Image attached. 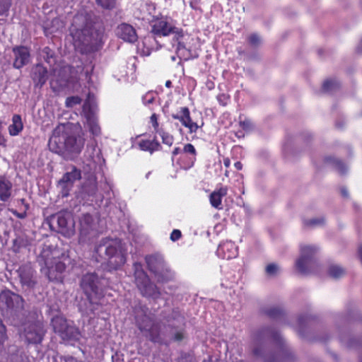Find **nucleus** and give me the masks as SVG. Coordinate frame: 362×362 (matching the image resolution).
I'll list each match as a JSON object with an SVG mask.
<instances>
[{
	"instance_id": "1",
	"label": "nucleus",
	"mask_w": 362,
	"mask_h": 362,
	"mask_svg": "<svg viewBox=\"0 0 362 362\" xmlns=\"http://www.w3.org/2000/svg\"><path fill=\"white\" fill-rule=\"evenodd\" d=\"M104 31L103 22L94 15L80 13L74 17L71 30L73 38L82 53L98 51L101 46Z\"/></svg>"
},
{
	"instance_id": "2",
	"label": "nucleus",
	"mask_w": 362,
	"mask_h": 362,
	"mask_svg": "<svg viewBox=\"0 0 362 362\" xmlns=\"http://www.w3.org/2000/svg\"><path fill=\"white\" fill-rule=\"evenodd\" d=\"M83 167L85 181L81 185L79 196L86 201H93L98 192L97 178L95 175L98 168L105 163L100 149L96 146H88L85 153Z\"/></svg>"
},
{
	"instance_id": "3",
	"label": "nucleus",
	"mask_w": 362,
	"mask_h": 362,
	"mask_svg": "<svg viewBox=\"0 0 362 362\" xmlns=\"http://www.w3.org/2000/svg\"><path fill=\"white\" fill-rule=\"evenodd\" d=\"M49 148L54 153L78 154L84 146V139L74 134L65 127L56 128L48 143Z\"/></svg>"
},
{
	"instance_id": "4",
	"label": "nucleus",
	"mask_w": 362,
	"mask_h": 362,
	"mask_svg": "<svg viewBox=\"0 0 362 362\" xmlns=\"http://www.w3.org/2000/svg\"><path fill=\"white\" fill-rule=\"evenodd\" d=\"M98 262L105 261L110 269H117L126 262L123 245L119 239L105 238L95 249Z\"/></svg>"
},
{
	"instance_id": "5",
	"label": "nucleus",
	"mask_w": 362,
	"mask_h": 362,
	"mask_svg": "<svg viewBox=\"0 0 362 362\" xmlns=\"http://www.w3.org/2000/svg\"><path fill=\"white\" fill-rule=\"evenodd\" d=\"M275 341L281 349L284 345L281 335L271 328H263L258 331L254 339L253 354L262 358L264 362H279V356L267 350L266 344L268 341Z\"/></svg>"
},
{
	"instance_id": "6",
	"label": "nucleus",
	"mask_w": 362,
	"mask_h": 362,
	"mask_svg": "<svg viewBox=\"0 0 362 362\" xmlns=\"http://www.w3.org/2000/svg\"><path fill=\"white\" fill-rule=\"evenodd\" d=\"M57 252L49 245H44L37 257V262L41 267V272L49 281L58 280L65 271L66 264L57 257Z\"/></svg>"
},
{
	"instance_id": "7",
	"label": "nucleus",
	"mask_w": 362,
	"mask_h": 362,
	"mask_svg": "<svg viewBox=\"0 0 362 362\" xmlns=\"http://www.w3.org/2000/svg\"><path fill=\"white\" fill-rule=\"evenodd\" d=\"M106 283V280L95 272L87 273L81 278L80 285L87 296L92 313H94L100 304V300L103 297V289Z\"/></svg>"
},
{
	"instance_id": "8",
	"label": "nucleus",
	"mask_w": 362,
	"mask_h": 362,
	"mask_svg": "<svg viewBox=\"0 0 362 362\" xmlns=\"http://www.w3.org/2000/svg\"><path fill=\"white\" fill-rule=\"evenodd\" d=\"M98 111L94 95L88 92L82 106L81 115L86 119L88 130L93 136H98L101 134V128L98 123Z\"/></svg>"
},
{
	"instance_id": "9",
	"label": "nucleus",
	"mask_w": 362,
	"mask_h": 362,
	"mask_svg": "<svg viewBox=\"0 0 362 362\" xmlns=\"http://www.w3.org/2000/svg\"><path fill=\"white\" fill-rule=\"evenodd\" d=\"M135 283L142 296L158 298L160 296L158 288L153 284L144 271L142 265L136 262L134 264Z\"/></svg>"
},
{
	"instance_id": "10",
	"label": "nucleus",
	"mask_w": 362,
	"mask_h": 362,
	"mask_svg": "<svg viewBox=\"0 0 362 362\" xmlns=\"http://www.w3.org/2000/svg\"><path fill=\"white\" fill-rule=\"evenodd\" d=\"M146 262L149 271L154 274L158 283L167 282L173 279L174 273L167 267L162 256H147Z\"/></svg>"
},
{
	"instance_id": "11",
	"label": "nucleus",
	"mask_w": 362,
	"mask_h": 362,
	"mask_svg": "<svg viewBox=\"0 0 362 362\" xmlns=\"http://www.w3.org/2000/svg\"><path fill=\"white\" fill-rule=\"evenodd\" d=\"M98 218L89 213L82 214L78 218V240L85 243L98 234Z\"/></svg>"
},
{
	"instance_id": "12",
	"label": "nucleus",
	"mask_w": 362,
	"mask_h": 362,
	"mask_svg": "<svg viewBox=\"0 0 362 362\" xmlns=\"http://www.w3.org/2000/svg\"><path fill=\"white\" fill-rule=\"evenodd\" d=\"M54 225L64 237L71 238L75 233V223L71 212L61 211L51 216L50 226L54 227Z\"/></svg>"
},
{
	"instance_id": "13",
	"label": "nucleus",
	"mask_w": 362,
	"mask_h": 362,
	"mask_svg": "<svg viewBox=\"0 0 362 362\" xmlns=\"http://www.w3.org/2000/svg\"><path fill=\"white\" fill-rule=\"evenodd\" d=\"M317 251L314 245H301L300 256L296 262V267L303 274H307L312 270L315 262L313 256Z\"/></svg>"
},
{
	"instance_id": "14",
	"label": "nucleus",
	"mask_w": 362,
	"mask_h": 362,
	"mask_svg": "<svg viewBox=\"0 0 362 362\" xmlns=\"http://www.w3.org/2000/svg\"><path fill=\"white\" fill-rule=\"evenodd\" d=\"M81 178V171L74 165L67 168V171L58 182V187L62 197L69 195L74 183Z\"/></svg>"
},
{
	"instance_id": "15",
	"label": "nucleus",
	"mask_w": 362,
	"mask_h": 362,
	"mask_svg": "<svg viewBox=\"0 0 362 362\" xmlns=\"http://www.w3.org/2000/svg\"><path fill=\"white\" fill-rule=\"evenodd\" d=\"M151 33L158 36H167L173 33L175 34L173 40L177 41L183 36V32L181 29L171 26L163 19H157L153 22Z\"/></svg>"
},
{
	"instance_id": "16",
	"label": "nucleus",
	"mask_w": 362,
	"mask_h": 362,
	"mask_svg": "<svg viewBox=\"0 0 362 362\" xmlns=\"http://www.w3.org/2000/svg\"><path fill=\"white\" fill-rule=\"evenodd\" d=\"M43 325L40 322L26 324L24 327L23 336L29 344H39L45 335Z\"/></svg>"
},
{
	"instance_id": "17",
	"label": "nucleus",
	"mask_w": 362,
	"mask_h": 362,
	"mask_svg": "<svg viewBox=\"0 0 362 362\" xmlns=\"http://www.w3.org/2000/svg\"><path fill=\"white\" fill-rule=\"evenodd\" d=\"M171 117L179 120L181 124L189 129V133H195L199 128L203 126L204 122H202L201 125H199L197 122L192 121L190 117V112L188 107H182L176 112L171 115Z\"/></svg>"
},
{
	"instance_id": "18",
	"label": "nucleus",
	"mask_w": 362,
	"mask_h": 362,
	"mask_svg": "<svg viewBox=\"0 0 362 362\" xmlns=\"http://www.w3.org/2000/svg\"><path fill=\"white\" fill-rule=\"evenodd\" d=\"M18 277L23 286L33 288L37 283L35 272L30 264H23L18 270Z\"/></svg>"
},
{
	"instance_id": "19",
	"label": "nucleus",
	"mask_w": 362,
	"mask_h": 362,
	"mask_svg": "<svg viewBox=\"0 0 362 362\" xmlns=\"http://www.w3.org/2000/svg\"><path fill=\"white\" fill-rule=\"evenodd\" d=\"M115 32L117 37L130 43L136 42L138 38L135 29L128 23L119 24Z\"/></svg>"
},
{
	"instance_id": "20",
	"label": "nucleus",
	"mask_w": 362,
	"mask_h": 362,
	"mask_svg": "<svg viewBox=\"0 0 362 362\" xmlns=\"http://www.w3.org/2000/svg\"><path fill=\"white\" fill-rule=\"evenodd\" d=\"M31 77L34 83V88L35 89L42 88L48 78L47 68L42 64L35 65L32 69Z\"/></svg>"
},
{
	"instance_id": "21",
	"label": "nucleus",
	"mask_w": 362,
	"mask_h": 362,
	"mask_svg": "<svg viewBox=\"0 0 362 362\" xmlns=\"http://www.w3.org/2000/svg\"><path fill=\"white\" fill-rule=\"evenodd\" d=\"M14 55L13 66L21 69L28 64L30 61V52L26 47H16L13 48Z\"/></svg>"
},
{
	"instance_id": "22",
	"label": "nucleus",
	"mask_w": 362,
	"mask_h": 362,
	"mask_svg": "<svg viewBox=\"0 0 362 362\" xmlns=\"http://www.w3.org/2000/svg\"><path fill=\"white\" fill-rule=\"evenodd\" d=\"M217 255L223 259H230L238 256V247L231 241L221 243L216 250Z\"/></svg>"
},
{
	"instance_id": "23",
	"label": "nucleus",
	"mask_w": 362,
	"mask_h": 362,
	"mask_svg": "<svg viewBox=\"0 0 362 362\" xmlns=\"http://www.w3.org/2000/svg\"><path fill=\"white\" fill-rule=\"evenodd\" d=\"M182 159H187V161L185 163H180V165L184 168H191L196 160V149L191 144L185 145L182 153Z\"/></svg>"
},
{
	"instance_id": "24",
	"label": "nucleus",
	"mask_w": 362,
	"mask_h": 362,
	"mask_svg": "<svg viewBox=\"0 0 362 362\" xmlns=\"http://www.w3.org/2000/svg\"><path fill=\"white\" fill-rule=\"evenodd\" d=\"M227 193V187H221L214 190L209 196L211 205L216 209H221L223 208L222 199L223 197L226 196Z\"/></svg>"
},
{
	"instance_id": "25",
	"label": "nucleus",
	"mask_w": 362,
	"mask_h": 362,
	"mask_svg": "<svg viewBox=\"0 0 362 362\" xmlns=\"http://www.w3.org/2000/svg\"><path fill=\"white\" fill-rule=\"evenodd\" d=\"M12 183L6 177L0 176V200L7 202L12 193Z\"/></svg>"
},
{
	"instance_id": "26",
	"label": "nucleus",
	"mask_w": 362,
	"mask_h": 362,
	"mask_svg": "<svg viewBox=\"0 0 362 362\" xmlns=\"http://www.w3.org/2000/svg\"><path fill=\"white\" fill-rule=\"evenodd\" d=\"M11 124L8 127V131L11 136H18L23 129V124L21 116L14 115L12 117Z\"/></svg>"
},
{
	"instance_id": "27",
	"label": "nucleus",
	"mask_w": 362,
	"mask_h": 362,
	"mask_svg": "<svg viewBox=\"0 0 362 362\" xmlns=\"http://www.w3.org/2000/svg\"><path fill=\"white\" fill-rule=\"evenodd\" d=\"M81 334L78 328L75 326L69 325L64 332L60 336L62 339L64 341H78L80 338Z\"/></svg>"
},
{
	"instance_id": "28",
	"label": "nucleus",
	"mask_w": 362,
	"mask_h": 362,
	"mask_svg": "<svg viewBox=\"0 0 362 362\" xmlns=\"http://www.w3.org/2000/svg\"><path fill=\"white\" fill-rule=\"evenodd\" d=\"M138 145L139 148L144 151H148L153 153L156 151H159L161 148L160 143L156 140H141L139 141Z\"/></svg>"
},
{
	"instance_id": "29",
	"label": "nucleus",
	"mask_w": 362,
	"mask_h": 362,
	"mask_svg": "<svg viewBox=\"0 0 362 362\" xmlns=\"http://www.w3.org/2000/svg\"><path fill=\"white\" fill-rule=\"evenodd\" d=\"M52 325L54 332L59 336L62 334V333L64 332V329H66L69 325L66 320L60 316H56L53 317L52 320Z\"/></svg>"
},
{
	"instance_id": "30",
	"label": "nucleus",
	"mask_w": 362,
	"mask_h": 362,
	"mask_svg": "<svg viewBox=\"0 0 362 362\" xmlns=\"http://www.w3.org/2000/svg\"><path fill=\"white\" fill-rule=\"evenodd\" d=\"M323 90H335L342 88L341 81L337 78L325 79L322 85Z\"/></svg>"
},
{
	"instance_id": "31",
	"label": "nucleus",
	"mask_w": 362,
	"mask_h": 362,
	"mask_svg": "<svg viewBox=\"0 0 362 362\" xmlns=\"http://www.w3.org/2000/svg\"><path fill=\"white\" fill-rule=\"evenodd\" d=\"M144 334L147 338H148L149 340H151V341L159 342L160 341L159 325L157 323H154V325L151 327V329H149Z\"/></svg>"
},
{
	"instance_id": "32",
	"label": "nucleus",
	"mask_w": 362,
	"mask_h": 362,
	"mask_svg": "<svg viewBox=\"0 0 362 362\" xmlns=\"http://www.w3.org/2000/svg\"><path fill=\"white\" fill-rule=\"evenodd\" d=\"M154 323L153 320L147 315H144L141 319H137L138 327L144 334L151 329Z\"/></svg>"
},
{
	"instance_id": "33",
	"label": "nucleus",
	"mask_w": 362,
	"mask_h": 362,
	"mask_svg": "<svg viewBox=\"0 0 362 362\" xmlns=\"http://www.w3.org/2000/svg\"><path fill=\"white\" fill-rule=\"evenodd\" d=\"M42 57L45 60V62L50 66H53L55 64L56 62V57L54 54V51L48 47H45L42 50Z\"/></svg>"
},
{
	"instance_id": "34",
	"label": "nucleus",
	"mask_w": 362,
	"mask_h": 362,
	"mask_svg": "<svg viewBox=\"0 0 362 362\" xmlns=\"http://www.w3.org/2000/svg\"><path fill=\"white\" fill-rule=\"evenodd\" d=\"M327 162L332 163L335 170L340 174H344L347 170V166L337 158H327Z\"/></svg>"
},
{
	"instance_id": "35",
	"label": "nucleus",
	"mask_w": 362,
	"mask_h": 362,
	"mask_svg": "<svg viewBox=\"0 0 362 362\" xmlns=\"http://www.w3.org/2000/svg\"><path fill=\"white\" fill-rule=\"evenodd\" d=\"M329 274L333 278H339L345 274L344 269L337 264H332L328 270Z\"/></svg>"
},
{
	"instance_id": "36",
	"label": "nucleus",
	"mask_w": 362,
	"mask_h": 362,
	"mask_svg": "<svg viewBox=\"0 0 362 362\" xmlns=\"http://www.w3.org/2000/svg\"><path fill=\"white\" fill-rule=\"evenodd\" d=\"M157 134L161 137L162 142L169 146H171L174 142V138L173 135L168 132H165L163 129L157 130Z\"/></svg>"
},
{
	"instance_id": "37",
	"label": "nucleus",
	"mask_w": 362,
	"mask_h": 362,
	"mask_svg": "<svg viewBox=\"0 0 362 362\" xmlns=\"http://www.w3.org/2000/svg\"><path fill=\"white\" fill-rule=\"evenodd\" d=\"M239 124L240 127L246 132L251 131L254 128L252 122L250 119L243 116L239 117Z\"/></svg>"
},
{
	"instance_id": "38",
	"label": "nucleus",
	"mask_w": 362,
	"mask_h": 362,
	"mask_svg": "<svg viewBox=\"0 0 362 362\" xmlns=\"http://www.w3.org/2000/svg\"><path fill=\"white\" fill-rule=\"evenodd\" d=\"M13 296L14 294L10 291H2L0 293V300L5 303L8 308H11L13 305Z\"/></svg>"
},
{
	"instance_id": "39",
	"label": "nucleus",
	"mask_w": 362,
	"mask_h": 362,
	"mask_svg": "<svg viewBox=\"0 0 362 362\" xmlns=\"http://www.w3.org/2000/svg\"><path fill=\"white\" fill-rule=\"evenodd\" d=\"M280 268L275 263L269 264L265 268V272L268 276H274L279 274Z\"/></svg>"
},
{
	"instance_id": "40",
	"label": "nucleus",
	"mask_w": 362,
	"mask_h": 362,
	"mask_svg": "<svg viewBox=\"0 0 362 362\" xmlns=\"http://www.w3.org/2000/svg\"><path fill=\"white\" fill-rule=\"evenodd\" d=\"M82 102V98L78 95L68 97L66 100V106L67 107H74L77 105H80Z\"/></svg>"
},
{
	"instance_id": "41",
	"label": "nucleus",
	"mask_w": 362,
	"mask_h": 362,
	"mask_svg": "<svg viewBox=\"0 0 362 362\" xmlns=\"http://www.w3.org/2000/svg\"><path fill=\"white\" fill-rule=\"evenodd\" d=\"M96 2L103 8L111 10L115 8L116 0H96Z\"/></svg>"
},
{
	"instance_id": "42",
	"label": "nucleus",
	"mask_w": 362,
	"mask_h": 362,
	"mask_svg": "<svg viewBox=\"0 0 362 362\" xmlns=\"http://www.w3.org/2000/svg\"><path fill=\"white\" fill-rule=\"evenodd\" d=\"M247 40L249 44L253 47H257L261 45L262 40L259 37L256 33H252L248 36Z\"/></svg>"
},
{
	"instance_id": "43",
	"label": "nucleus",
	"mask_w": 362,
	"mask_h": 362,
	"mask_svg": "<svg viewBox=\"0 0 362 362\" xmlns=\"http://www.w3.org/2000/svg\"><path fill=\"white\" fill-rule=\"evenodd\" d=\"M154 92H147L143 97L142 101L144 105H149L156 101V96Z\"/></svg>"
},
{
	"instance_id": "44",
	"label": "nucleus",
	"mask_w": 362,
	"mask_h": 362,
	"mask_svg": "<svg viewBox=\"0 0 362 362\" xmlns=\"http://www.w3.org/2000/svg\"><path fill=\"white\" fill-rule=\"evenodd\" d=\"M217 100L222 105H226L230 101V95L227 92H222L217 95Z\"/></svg>"
},
{
	"instance_id": "45",
	"label": "nucleus",
	"mask_w": 362,
	"mask_h": 362,
	"mask_svg": "<svg viewBox=\"0 0 362 362\" xmlns=\"http://www.w3.org/2000/svg\"><path fill=\"white\" fill-rule=\"evenodd\" d=\"M281 314V310L278 308H272L267 310V315L272 318H278Z\"/></svg>"
},
{
	"instance_id": "46",
	"label": "nucleus",
	"mask_w": 362,
	"mask_h": 362,
	"mask_svg": "<svg viewBox=\"0 0 362 362\" xmlns=\"http://www.w3.org/2000/svg\"><path fill=\"white\" fill-rule=\"evenodd\" d=\"M177 55L179 58L182 59L183 58L185 60H187L190 58V52L189 50L187 49H179L178 53H177Z\"/></svg>"
},
{
	"instance_id": "47",
	"label": "nucleus",
	"mask_w": 362,
	"mask_h": 362,
	"mask_svg": "<svg viewBox=\"0 0 362 362\" xmlns=\"http://www.w3.org/2000/svg\"><path fill=\"white\" fill-rule=\"evenodd\" d=\"M6 338V327L2 322H0V346L4 344Z\"/></svg>"
},
{
	"instance_id": "48",
	"label": "nucleus",
	"mask_w": 362,
	"mask_h": 362,
	"mask_svg": "<svg viewBox=\"0 0 362 362\" xmlns=\"http://www.w3.org/2000/svg\"><path fill=\"white\" fill-rule=\"evenodd\" d=\"M151 122L152 124L154 130L157 133V130H162V129L158 128V115L153 113L150 117Z\"/></svg>"
},
{
	"instance_id": "49",
	"label": "nucleus",
	"mask_w": 362,
	"mask_h": 362,
	"mask_svg": "<svg viewBox=\"0 0 362 362\" xmlns=\"http://www.w3.org/2000/svg\"><path fill=\"white\" fill-rule=\"evenodd\" d=\"M182 236L181 231L178 229H174L170 234V240L173 242L178 240Z\"/></svg>"
},
{
	"instance_id": "50",
	"label": "nucleus",
	"mask_w": 362,
	"mask_h": 362,
	"mask_svg": "<svg viewBox=\"0 0 362 362\" xmlns=\"http://www.w3.org/2000/svg\"><path fill=\"white\" fill-rule=\"evenodd\" d=\"M323 218H313L305 222V224L309 226H317L323 223Z\"/></svg>"
},
{
	"instance_id": "51",
	"label": "nucleus",
	"mask_w": 362,
	"mask_h": 362,
	"mask_svg": "<svg viewBox=\"0 0 362 362\" xmlns=\"http://www.w3.org/2000/svg\"><path fill=\"white\" fill-rule=\"evenodd\" d=\"M8 8V0H0V13Z\"/></svg>"
},
{
	"instance_id": "52",
	"label": "nucleus",
	"mask_w": 362,
	"mask_h": 362,
	"mask_svg": "<svg viewBox=\"0 0 362 362\" xmlns=\"http://www.w3.org/2000/svg\"><path fill=\"white\" fill-rule=\"evenodd\" d=\"M182 150L180 149L179 147H176L173 149V153H172V161L173 162L174 160H175V156L178 155V154H180V159H182Z\"/></svg>"
},
{
	"instance_id": "53",
	"label": "nucleus",
	"mask_w": 362,
	"mask_h": 362,
	"mask_svg": "<svg viewBox=\"0 0 362 362\" xmlns=\"http://www.w3.org/2000/svg\"><path fill=\"white\" fill-rule=\"evenodd\" d=\"M184 339V334L182 332H177L174 335V340L180 341Z\"/></svg>"
},
{
	"instance_id": "54",
	"label": "nucleus",
	"mask_w": 362,
	"mask_h": 362,
	"mask_svg": "<svg viewBox=\"0 0 362 362\" xmlns=\"http://www.w3.org/2000/svg\"><path fill=\"white\" fill-rule=\"evenodd\" d=\"M7 144V139L4 136V135L0 134V146H6Z\"/></svg>"
},
{
	"instance_id": "55",
	"label": "nucleus",
	"mask_w": 362,
	"mask_h": 362,
	"mask_svg": "<svg viewBox=\"0 0 362 362\" xmlns=\"http://www.w3.org/2000/svg\"><path fill=\"white\" fill-rule=\"evenodd\" d=\"M13 214L19 218H24L26 216V213H18L16 211H13Z\"/></svg>"
},
{
	"instance_id": "56",
	"label": "nucleus",
	"mask_w": 362,
	"mask_h": 362,
	"mask_svg": "<svg viewBox=\"0 0 362 362\" xmlns=\"http://www.w3.org/2000/svg\"><path fill=\"white\" fill-rule=\"evenodd\" d=\"M181 48L186 49L185 46V45L183 43L180 42H177V48H176V52L178 53L179 49H181Z\"/></svg>"
},
{
	"instance_id": "57",
	"label": "nucleus",
	"mask_w": 362,
	"mask_h": 362,
	"mask_svg": "<svg viewBox=\"0 0 362 362\" xmlns=\"http://www.w3.org/2000/svg\"><path fill=\"white\" fill-rule=\"evenodd\" d=\"M234 165H235V168L238 170H240L243 168V164L240 161L235 163Z\"/></svg>"
},
{
	"instance_id": "58",
	"label": "nucleus",
	"mask_w": 362,
	"mask_h": 362,
	"mask_svg": "<svg viewBox=\"0 0 362 362\" xmlns=\"http://www.w3.org/2000/svg\"><path fill=\"white\" fill-rule=\"evenodd\" d=\"M341 195L344 197H346L348 196V191L346 190V189L344 187L341 189Z\"/></svg>"
},
{
	"instance_id": "59",
	"label": "nucleus",
	"mask_w": 362,
	"mask_h": 362,
	"mask_svg": "<svg viewBox=\"0 0 362 362\" xmlns=\"http://www.w3.org/2000/svg\"><path fill=\"white\" fill-rule=\"evenodd\" d=\"M356 51L358 53H362V39L361 40V42H360L359 45L356 47Z\"/></svg>"
},
{
	"instance_id": "60",
	"label": "nucleus",
	"mask_w": 362,
	"mask_h": 362,
	"mask_svg": "<svg viewBox=\"0 0 362 362\" xmlns=\"http://www.w3.org/2000/svg\"><path fill=\"white\" fill-rule=\"evenodd\" d=\"M223 164L226 168H228L230 164V161L229 158H225L223 160Z\"/></svg>"
},
{
	"instance_id": "61",
	"label": "nucleus",
	"mask_w": 362,
	"mask_h": 362,
	"mask_svg": "<svg viewBox=\"0 0 362 362\" xmlns=\"http://www.w3.org/2000/svg\"><path fill=\"white\" fill-rule=\"evenodd\" d=\"M171 84H172V83H171V81H167L165 82V87H166L167 88H170L171 87Z\"/></svg>"
},
{
	"instance_id": "62",
	"label": "nucleus",
	"mask_w": 362,
	"mask_h": 362,
	"mask_svg": "<svg viewBox=\"0 0 362 362\" xmlns=\"http://www.w3.org/2000/svg\"><path fill=\"white\" fill-rule=\"evenodd\" d=\"M4 129L3 124L1 121H0V134H2V131Z\"/></svg>"
},
{
	"instance_id": "63",
	"label": "nucleus",
	"mask_w": 362,
	"mask_h": 362,
	"mask_svg": "<svg viewBox=\"0 0 362 362\" xmlns=\"http://www.w3.org/2000/svg\"><path fill=\"white\" fill-rule=\"evenodd\" d=\"M67 71H70V68L69 67H64L63 69H62L63 72H66Z\"/></svg>"
},
{
	"instance_id": "64",
	"label": "nucleus",
	"mask_w": 362,
	"mask_h": 362,
	"mask_svg": "<svg viewBox=\"0 0 362 362\" xmlns=\"http://www.w3.org/2000/svg\"><path fill=\"white\" fill-rule=\"evenodd\" d=\"M116 358H117V355L112 356L113 362H119V361H116Z\"/></svg>"
}]
</instances>
